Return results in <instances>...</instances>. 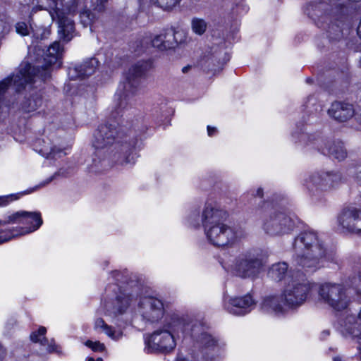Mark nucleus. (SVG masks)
Instances as JSON below:
<instances>
[{"label": "nucleus", "mask_w": 361, "mask_h": 361, "mask_svg": "<svg viewBox=\"0 0 361 361\" xmlns=\"http://www.w3.org/2000/svg\"><path fill=\"white\" fill-rule=\"evenodd\" d=\"M135 110L118 108L116 104L109 121L100 125L94 133L92 145L98 157L108 156L121 164L135 162L132 152L137 142L135 128L140 121L132 119Z\"/></svg>", "instance_id": "obj_1"}, {"label": "nucleus", "mask_w": 361, "mask_h": 361, "mask_svg": "<svg viewBox=\"0 0 361 361\" xmlns=\"http://www.w3.org/2000/svg\"><path fill=\"white\" fill-rule=\"evenodd\" d=\"M63 49L59 42H54L44 51L39 46L35 47V54L37 56L34 65L29 63L21 64L16 73H13L0 81V107L8 105L6 95L12 85L16 92L25 89L27 84L35 83L37 78L44 81L50 78V68H59L62 63L61 58Z\"/></svg>", "instance_id": "obj_2"}, {"label": "nucleus", "mask_w": 361, "mask_h": 361, "mask_svg": "<svg viewBox=\"0 0 361 361\" xmlns=\"http://www.w3.org/2000/svg\"><path fill=\"white\" fill-rule=\"evenodd\" d=\"M227 217L228 213L216 204H205L201 221L207 239L214 246L228 245L235 243L240 236L235 228L224 223Z\"/></svg>", "instance_id": "obj_3"}, {"label": "nucleus", "mask_w": 361, "mask_h": 361, "mask_svg": "<svg viewBox=\"0 0 361 361\" xmlns=\"http://www.w3.org/2000/svg\"><path fill=\"white\" fill-rule=\"evenodd\" d=\"M293 248L296 264L310 271H314L319 267L326 251L322 241L313 231L301 232L295 238Z\"/></svg>", "instance_id": "obj_4"}, {"label": "nucleus", "mask_w": 361, "mask_h": 361, "mask_svg": "<svg viewBox=\"0 0 361 361\" xmlns=\"http://www.w3.org/2000/svg\"><path fill=\"white\" fill-rule=\"evenodd\" d=\"M305 13L311 18L316 25L326 30L329 38L338 39L342 35V20L337 14V8H334L330 0H314L310 2Z\"/></svg>", "instance_id": "obj_5"}, {"label": "nucleus", "mask_w": 361, "mask_h": 361, "mask_svg": "<svg viewBox=\"0 0 361 361\" xmlns=\"http://www.w3.org/2000/svg\"><path fill=\"white\" fill-rule=\"evenodd\" d=\"M149 68V63L138 61L129 69L126 81L120 84L116 94L118 100V108L133 110V98L137 93L140 79L146 74Z\"/></svg>", "instance_id": "obj_6"}, {"label": "nucleus", "mask_w": 361, "mask_h": 361, "mask_svg": "<svg viewBox=\"0 0 361 361\" xmlns=\"http://www.w3.org/2000/svg\"><path fill=\"white\" fill-rule=\"evenodd\" d=\"M311 290V285L305 275L297 271L288 276L287 283L283 291L284 305L290 308H297L306 300Z\"/></svg>", "instance_id": "obj_7"}, {"label": "nucleus", "mask_w": 361, "mask_h": 361, "mask_svg": "<svg viewBox=\"0 0 361 361\" xmlns=\"http://www.w3.org/2000/svg\"><path fill=\"white\" fill-rule=\"evenodd\" d=\"M319 294L325 303L337 311L347 309L354 300L353 290L340 284H323L320 286Z\"/></svg>", "instance_id": "obj_8"}, {"label": "nucleus", "mask_w": 361, "mask_h": 361, "mask_svg": "<svg viewBox=\"0 0 361 361\" xmlns=\"http://www.w3.org/2000/svg\"><path fill=\"white\" fill-rule=\"evenodd\" d=\"M54 3V12H50L53 19L57 18L59 34L60 38L69 42L74 36L75 25L73 20L64 12H73L77 5V0H53Z\"/></svg>", "instance_id": "obj_9"}, {"label": "nucleus", "mask_w": 361, "mask_h": 361, "mask_svg": "<svg viewBox=\"0 0 361 361\" xmlns=\"http://www.w3.org/2000/svg\"><path fill=\"white\" fill-rule=\"evenodd\" d=\"M176 326L169 324L167 329H158L145 341V350L148 353H169L174 350L176 342L173 334L176 331Z\"/></svg>", "instance_id": "obj_10"}, {"label": "nucleus", "mask_w": 361, "mask_h": 361, "mask_svg": "<svg viewBox=\"0 0 361 361\" xmlns=\"http://www.w3.org/2000/svg\"><path fill=\"white\" fill-rule=\"evenodd\" d=\"M264 267L260 255L255 252H247L239 255L234 260L232 270L243 279H255L258 276Z\"/></svg>", "instance_id": "obj_11"}, {"label": "nucleus", "mask_w": 361, "mask_h": 361, "mask_svg": "<svg viewBox=\"0 0 361 361\" xmlns=\"http://www.w3.org/2000/svg\"><path fill=\"white\" fill-rule=\"evenodd\" d=\"M262 228L269 235L281 236L293 230L295 221L283 212L271 211L263 217Z\"/></svg>", "instance_id": "obj_12"}, {"label": "nucleus", "mask_w": 361, "mask_h": 361, "mask_svg": "<svg viewBox=\"0 0 361 361\" xmlns=\"http://www.w3.org/2000/svg\"><path fill=\"white\" fill-rule=\"evenodd\" d=\"M41 214L38 212H17L7 217L6 220H0V227L9 224H22L30 225L29 227L20 228V231L13 229L8 230L13 234L14 237L32 233L37 230L42 224Z\"/></svg>", "instance_id": "obj_13"}, {"label": "nucleus", "mask_w": 361, "mask_h": 361, "mask_svg": "<svg viewBox=\"0 0 361 361\" xmlns=\"http://www.w3.org/2000/svg\"><path fill=\"white\" fill-rule=\"evenodd\" d=\"M341 180L338 172H314L305 180V185L309 192L318 197L322 192L331 189Z\"/></svg>", "instance_id": "obj_14"}, {"label": "nucleus", "mask_w": 361, "mask_h": 361, "mask_svg": "<svg viewBox=\"0 0 361 361\" xmlns=\"http://www.w3.org/2000/svg\"><path fill=\"white\" fill-rule=\"evenodd\" d=\"M139 309L143 318L151 322L160 319L164 312L162 301L150 296L140 299Z\"/></svg>", "instance_id": "obj_15"}, {"label": "nucleus", "mask_w": 361, "mask_h": 361, "mask_svg": "<svg viewBox=\"0 0 361 361\" xmlns=\"http://www.w3.org/2000/svg\"><path fill=\"white\" fill-rule=\"evenodd\" d=\"M339 224L350 233L361 231V210L354 206H348L338 216Z\"/></svg>", "instance_id": "obj_16"}, {"label": "nucleus", "mask_w": 361, "mask_h": 361, "mask_svg": "<svg viewBox=\"0 0 361 361\" xmlns=\"http://www.w3.org/2000/svg\"><path fill=\"white\" fill-rule=\"evenodd\" d=\"M255 302L249 294L243 297L230 298L225 307L228 312L235 315H245L255 307Z\"/></svg>", "instance_id": "obj_17"}, {"label": "nucleus", "mask_w": 361, "mask_h": 361, "mask_svg": "<svg viewBox=\"0 0 361 361\" xmlns=\"http://www.w3.org/2000/svg\"><path fill=\"white\" fill-rule=\"evenodd\" d=\"M354 114L355 110L351 104L340 101L333 102L328 110L329 116L339 122L347 121Z\"/></svg>", "instance_id": "obj_18"}, {"label": "nucleus", "mask_w": 361, "mask_h": 361, "mask_svg": "<svg viewBox=\"0 0 361 361\" xmlns=\"http://www.w3.org/2000/svg\"><path fill=\"white\" fill-rule=\"evenodd\" d=\"M179 35L174 30L170 29L164 33L156 35L152 39V45L160 50H166L175 48L179 43L177 35Z\"/></svg>", "instance_id": "obj_19"}, {"label": "nucleus", "mask_w": 361, "mask_h": 361, "mask_svg": "<svg viewBox=\"0 0 361 361\" xmlns=\"http://www.w3.org/2000/svg\"><path fill=\"white\" fill-rule=\"evenodd\" d=\"M98 67L99 61L96 58L92 57L85 59L81 64L70 70L69 74L71 79H84L94 74Z\"/></svg>", "instance_id": "obj_20"}, {"label": "nucleus", "mask_w": 361, "mask_h": 361, "mask_svg": "<svg viewBox=\"0 0 361 361\" xmlns=\"http://www.w3.org/2000/svg\"><path fill=\"white\" fill-rule=\"evenodd\" d=\"M132 299L131 294L121 293L114 302H108L105 305L106 310L109 315L116 316L123 314L128 307Z\"/></svg>", "instance_id": "obj_21"}, {"label": "nucleus", "mask_w": 361, "mask_h": 361, "mask_svg": "<svg viewBox=\"0 0 361 361\" xmlns=\"http://www.w3.org/2000/svg\"><path fill=\"white\" fill-rule=\"evenodd\" d=\"M284 300L281 295H271L265 298L261 303V310L266 313L279 314L284 312Z\"/></svg>", "instance_id": "obj_22"}, {"label": "nucleus", "mask_w": 361, "mask_h": 361, "mask_svg": "<svg viewBox=\"0 0 361 361\" xmlns=\"http://www.w3.org/2000/svg\"><path fill=\"white\" fill-rule=\"evenodd\" d=\"M296 272L297 271H288V265L286 262H278L270 267L268 271V276L275 281L285 280L286 283L288 276Z\"/></svg>", "instance_id": "obj_23"}, {"label": "nucleus", "mask_w": 361, "mask_h": 361, "mask_svg": "<svg viewBox=\"0 0 361 361\" xmlns=\"http://www.w3.org/2000/svg\"><path fill=\"white\" fill-rule=\"evenodd\" d=\"M47 329L44 326H41L37 331L32 332L30 334V339L35 343H39L42 346H47V351L52 353L55 351V343L53 340H49L44 336Z\"/></svg>", "instance_id": "obj_24"}, {"label": "nucleus", "mask_w": 361, "mask_h": 361, "mask_svg": "<svg viewBox=\"0 0 361 361\" xmlns=\"http://www.w3.org/2000/svg\"><path fill=\"white\" fill-rule=\"evenodd\" d=\"M327 152L331 157L338 161L344 160L348 155L343 142L340 140L332 142L327 148Z\"/></svg>", "instance_id": "obj_25"}, {"label": "nucleus", "mask_w": 361, "mask_h": 361, "mask_svg": "<svg viewBox=\"0 0 361 361\" xmlns=\"http://www.w3.org/2000/svg\"><path fill=\"white\" fill-rule=\"evenodd\" d=\"M42 99L39 96L35 95L26 100L23 104V108L25 111H34L42 106Z\"/></svg>", "instance_id": "obj_26"}, {"label": "nucleus", "mask_w": 361, "mask_h": 361, "mask_svg": "<svg viewBox=\"0 0 361 361\" xmlns=\"http://www.w3.org/2000/svg\"><path fill=\"white\" fill-rule=\"evenodd\" d=\"M191 27L193 32L202 35L207 30V23L204 19L194 18L191 21Z\"/></svg>", "instance_id": "obj_27"}, {"label": "nucleus", "mask_w": 361, "mask_h": 361, "mask_svg": "<svg viewBox=\"0 0 361 361\" xmlns=\"http://www.w3.org/2000/svg\"><path fill=\"white\" fill-rule=\"evenodd\" d=\"M39 152L47 159L61 158L62 156L66 154L62 149L56 147L41 149Z\"/></svg>", "instance_id": "obj_28"}, {"label": "nucleus", "mask_w": 361, "mask_h": 361, "mask_svg": "<svg viewBox=\"0 0 361 361\" xmlns=\"http://www.w3.org/2000/svg\"><path fill=\"white\" fill-rule=\"evenodd\" d=\"M159 7L164 10H170L178 5L180 0H153Z\"/></svg>", "instance_id": "obj_29"}, {"label": "nucleus", "mask_w": 361, "mask_h": 361, "mask_svg": "<svg viewBox=\"0 0 361 361\" xmlns=\"http://www.w3.org/2000/svg\"><path fill=\"white\" fill-rule=\"evenodd\" d=\"M198 342L204 347H212L216 344V341L212 337V336L206 333L201 334L198 339Z\"/></svg>", "instance_id": "obj_30"}, {"label": "nucleus", "mask_w": 361, "mask_h": 361, "mask_svg": "<svg viewBox=\"0 0 361 361\" xmlns=\"http://www.w3.org/2000/svg\"><path fill=\"white\" fill-rule=\"evenodd\" d=\"M16 31L18 34L22 36H27L30 33L32 30L31 26H28L25 22H18L16 24Z\"/></svg>", "instance_id": "obj_31"}, {"label": "nucleus", "mask_w": 361, "mask_h": 361, "mask_svg": "<svg viewBox=\"0 0 361 361\" xmlns=\"http://www.w3.org/2000/svg\"><path fill=\"white\" fill-rule=\"evenodd\" d=\"M103 331L109 337L114 340H118L123 336L121 331H115L111 326L109 325H107Z\"/></svg>", "instance_id": "obj_32"}, {"label": "nucleus", "mask_w": 361, "mask_h": 361, "mask_svg": "<svg viewBox=\"0 0 361 361\" xmlns=\"http://www.w3.org/2000/svg\"><path fill=\"white\" fill-rule=\"evenodd\" d=\"M85 345L91 348L94 352H102L105 350L104 344L99 341L94 342L88 340L85 342Z\"/></svg>", "instance_id": "obj_33"}, {"label": "nucleus", "mask_w": 361, "mask_h": 361, "mask_svg": "<svg viewBox=\"0 0 361 361\" xmlns=\"http://www.w3.org/2000/svg\"><path fill=\"white\" fill-rule=\"evenodd\" d=\"M352 284L354 286V288H352L354 291V294L356 293L361 299V273L353 277Z\"/></svg>", "instance_id": "obj_34"}, {"label": "nucleus", "mask_w": 361, "mask_h": 361, "mask_svg": "<svg viewBox=\"0 0 361 361\" xmlns=\"http://www.w3.org/2000/svg\"><path fill=\"white\" fill-rule=\"evenodd\" d=\"M68 174V172L65 169H60L57 172H56L53 176L47 178L45 181L41 183L37 188H41L49 184L51 181H52L54 179H55L58 176H66Z\"/></svg>", "instance_id": "obj_35"}, {"label": "nucleus", "mask_w": 361, "mask_h": 361, "mask_svg": "<svg viewBox=\"0 0 361 361\" xmlns=\"http://www.w3.org/2000/svg\"><path fill=\"white\" fill-rule=\"evenodd\" d=\"M108 0H92V7L98 12L103 11Z\"/></svg>", "instance_id": "obj_36"}, {"label": "nucleus", "mask_w": 361, "mask_h": 361, "mask_svg": "<svg viewBox=\"0 0 361 361\" xmlns=\"http://www.w3.org/2000/svg\"><path fill=\"white\" fill-rule=\"evenodd\" d=\"M200 212L198 210H195L189 216V221L190 224L193 226H200Z\"/></svg>", "instance_id": "obj_37"}, {"label": "nucleus", "mask_w": 361, "mask_h": 361, "mask_svg": "<svg viewBox=\"0 0 361 361\" xmlns=\"http://www.w3.org/2000/svg\"><path fill=\"white\" fill-rule=\"evenodd\" d=\"M15 235L11 231H4L0 229V244L10 240Z\"/></svg>", "instance_id": "obj_38"}, {"label": "nucleus", "mask_w": 361, "mask_h": 361, "mask_svg": "<svg viewBox=\"0 0 361 361\" xmlns=\"http://www.w3.org/2000/svg\"><path fill=\"white\" fill-rule=\"evenodd\" d=\"M18 196L17 195H9L6 196H0V206H5L10 202L17 200Z\"/></svg>", "instance_id": "obj_39"}, {"label": "nucleus", "mask_w": 361, "mask_h": 361, "mask_svg": "<svg viewBox=\"0 0 361 361\" xmlns=\"http://www.w3.org/2000/svg\"><path fill=\"white\" fill-rule=\"evenodd\" d=\"M50 32L48 30L45 28H39L36 32L34 33V36L37 39H43L47 38Z\"/></svg>", "instance_id": "obj_40"}, {"label": "nucleus", "mask_w": 361, "mask_h": 361, "mask_svg": "<svg viewBox=\"0 0 361 361\" xmlns=\"http://www.w3.org/2000/svg\"><path fill=\"white\" fill-rule=\"evenodd\" d=\"M6 17L0 14V35L6 29Z\"/></svg>", "instance_id": "obj_41"}, {"label": "nucleus", "mask_w": 361, "mask_h": 361, "mask_svg": "<svg viewBox=\"0 0 361 361\" xmlns=\"http://www.w3.org/2000/svg\"><path fill=\"white\" fill-rule=\"evenodd\" d=\"M314 140H316L315 136H310L306 133H302L300 135V142H305L306 140H308L310 142H312Z\"/></svg>", "instance_id": "obj_42"}, {"label": "nucleus", "mask_w": 361, "mask_h": 361, "mask_svg": "<svg viewBox=\"0 0 361 361\" xmlns=\"http://www.w3.org/2000/svg\"><path fill=\"white\" fill-rule=\"evenodd\" d=\"M107 326V324L105 323V322L102 318H99L95 321V328L96 329H102L104 330L105 327Z\"/></svg>", "instance_id": "obj_43"}, {"label": "nucleus", "mask_w": 361, "mask_h": 361, "mask_svg": "<svg viewBox=\"0 0 361 361\" xmlns=\"http://www.w3.org/2000/svg\"><path fill=\"white\" fill-rule=\"evenodd\" d=\"M113 274H114V277H115V279H116V280L117 281H119V282H121V283L125 282V281H123L121 279L122 276H121V273L119 271H115L113 272Z\"/></svg>", "instance_id": "obj_44"}, {"label": "nucleus", "mask_w": 361, "mask_h": 361, "mask_svg": "<svg viewBox=\"0 0 361 361\" xmlns=\"http://www.w3.org/2000/svg\"><path fill=\"white\" fill-rule=\"evenodd\" d=\"M216 131V128L214 127H211L209 126H207V132L209 136H212L213 134Z\"/></svg>", "instance_id": "obj_45"}, {"label": "nucleus", "mask_w": 361, "mask_h": 361, "mask_svg": "<svg viewBox=\"0 0 361 361\" xmlns=\"http://www.w3.org/2000/svg\"><path fill=\"white\" fill-rule=\"evenodd\" d=\"M252 195H256L260 198H262L263 197V190L262 188H259L257 191H256V194H252Z\"/></svg>", "instance_id": "obj_46"}, {"label": "nucleus", "mask_w": 361, "mask_h": 361, "mask_svg": "<svg viewBox=\"0 0 361 361\" xmlns=\"http://www.w3.org/2000/svg\"><path fill=\"white\" fill-rule=\"evenodd\" d=\"M357 33L358 37L361 39V18H360V23L357 28Z\"/></svg>", "instance_id": "obj_47"}, {"label": "nucleus", "mask_w": 361, "mask_h": 361, "mask_svg": "<svg viewBox=\"0 0 361 361\" xmlns=\"http://www.w3.org/2000/svg\"><path fill=\"white\" fill-rule=\"evenodd\" d=\"M88 17V15L87 14V13H83L80 15V18H82L83 17Z\"/></svg>", "instance_id": "obj_48"}, {"label": "nucleus", "mask_w": 361, "mask_h": 361, "mask_svg": "<svg viewBox=\"0 0 361 361\" xmlns=\"http://www.w3.org/2000/svg\"><path fill=\"white\" fill-rule=\"evenodd\" d=\"M334 361H342L341 359L338 357H336L334 358Z\"/></svg>", "instance_id": "obj_49"}, {"label": "nucleus", "mask_w": 361, "mask_h": 361, "mask_svg": "<svg viewBox=\"0 0 361 361\" xmlns=\"http://www.w3.org/2000/svg\"><path fill=\"white\" fill-rule=\"evenodd\" d=\"M188 68H189V67H184L182 71L183 73H186L187 71L188 70Z\"/></svg>", "instance_id": "obj_50"}, {"label": "nucleus", "mask_w": 361, "mask_h": 361, "mask_svg": "<svg viewBox=\"0 0 361 361\" xmlns=\"http://www.w3.org/2000/svg\"><path fill=\"white\" fill-rule=\"evenodd\" d=\"M87 361H95L93 357H88Z\"/></svg>", "instance_id": "obj_51"}, {"label": "nucleus", "mask_w": 361, "mask_h": 361, "mask_svg": "<svg viewBox=\"0 0 361 361\" xmlns=\"http://www.w3.org/2000/svg\"><path fill=\"white\" fill-rule=\"evenodd\" d=\"M334 4L335 5L342 4L341 3H339L338 1H335Z\"/></svg>", "instance_id": "obj_52"}, {"label": "nucleus", "mask_w": 361, "mask_h": 361, "mask_svg": "<svg viewBox=\"0 0 361 361\" xmlns=\"http://www.w3.org/2000/svg\"><path fill=\"white\" fill-rule=\"evenodd\" d=\"M96 361H103V360H102V358L99 357V358H97V360H96Z\"/></svg>", "instance_id": "obj_53"}, {"label": "nucleus", "mask_w": 361, "mask_h": 361, "mask_svg": "<svg viewBox=\"0 0 361 361\" xmlns=\"http://www.w3.org/2000/svg\"><path fill=\"white\" fill-rule=\"evenodd\" d=\"M329 332H325V335H329Z\"/></svg>", "instance_id": "obj_54"}, {"label": "nucleus", "mask_w": 361, "mask_h": 361, "mask_svg": "<svg viewBox=\"0 0 361 361\" xmlns=\"http://www.w3.org/2000/svg\"><path fill=\"white\" fill-rule=\"evenodd\" d=\"M329 332H325V335H329Z\"/></svg>", "instance_id": "obj_55"}]
</instances>
